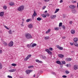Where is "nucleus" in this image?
I'll return each instance as SVG.
<instances>
[{"instance_id": "10", "label": "nucleus", "mask_w": 78, "mask_h": 78, "mask_svg": "<svg viewBox=\"0 0 78 78\" xmlns=\"http://www.w3.org/2000/svg\"><path fill=\"white\" fill-rule=\"evenodd\" d=\"M71 34H75V30H71Z\"/></svg>"}, {"instance_id": "21", "label": "nucleus", "mask_w": 78, "mask_h": 78, "mask_svg": "<svg viewBox=\"0 0 78 78\" xmlns=\"http://www.w3.org/2000/svg\"><path fill=\"white\" fill-rule=\"evenodd\" d=\"M33 15L34 16H37V13H36V11H34V14H33Z\"/></svg>"}, {"instance_id": "53", "label": "nucleus", "mask_w": 78, "mask_h": 78, "mask_svg": "<svg viewBox=\"0 0 78 78\" xmlns=\"http://www.w3.org/2000/svg\"><path fill=\"white\" fill-rule=\"evenodd\" d=\"M4 44H5L4 45H5V46H6V45H7V43H6L5 42L4 43Z\"/></svg>"}, {"instance_id": "57", "label": "nucleus", "mask_w": 78, "mask_h": 78, "mask_svg": "<svg viewBox=\"0 0 78 78\" xmlns=\"http://www.w3.org/2000/svg\"><path fill=\"white\" fill-rule=\"evenodd\" d=\"M2 53V50H0V54Z\"/></svg>"}, {"instance_id": "39", "label": "nucleus", "mask_w": 78, "mask_h": 78, "mask_svg": "<svg viewBox=\"0 0 78 78\" xmlns=\"http://www.w3.org/2000/svg\"><path fill=\"white\" fill-rule=\"evenodd\" d=\"M44 2H49L50 0H43Z\"/></svg>"}, {"instance_id": "5", "label": "nucleus", "mask_w": 78, "mask_h": 78, "mask_svg": "<svg viewBox=\"0 0 78 78\" xmlns=\"http://www.w3.org/2000/svg\"><path fill=\"white\" fill-rule=\"evenodd\" d=\"M69 8H70L71 9H75L76 6H75V5H70L69 6Z\"/></svg>"}, {"instance_id": "13", "label": "nucleus", "mask_w": 78, "mask_h": 78, "mask_svg": "<svg viewBox=\"0 0 78 78\" xmlns=\"http://www.w3.org/2000/svg\"><path fill=\"white\" fill-rule=\"evenodd\" d=\"M4 15V12H0V16L3 17V16Z\"/></svg>"}, {"instance_id": "23", "label": "nucleus", "mask_w": 78, "mask_h": 78, "mask_svg": "<svg viewBox=\"0 0 78 78\" xmlns=\"http://www.w3.org/2000/svg\"><path fill=\"white\" fill-rule=\"evenodd\" d=\"M54 29L56 31H58V30H59V28L58 27H55Z\"/></svg>"}, {"instance_id": "3", "label": "nucleus", "mask_w": 78, "mask_h": 78, "mask_svg": "<svg viewBox=\"0 0 78 78\" xmlns=\"http://www.w3.org/2000/svg\"><path fill=\"white\" fill-rule=\"evenodd\" d=\"M14 44V42L12 41H11L8 44L9 47H12Z\"/></svg>"}, {"instance_id": "54", "label": "nucleus", "mask_w": 78, "mask_h": 78, "mask_svg": "<svg viewBox=\"0 0 78 78\" xmlns=\"http://www.w3.org/2000/svg\"><path fill=\"white\" fill-rule=\"evenodd\" d=\"M70 44L71 45H73V43H70Z\"/></svg>"}, {"instance_id": "62", "label": "nucleus", "mask_w": 78, "mask_h": 78, "mask_svg": "<svg viewBox=\"0 0 78 78\" xmlns=\"http://www.w3.org/2000/svg\"><path fill=\"white\" fill-rule=\"evenodd\" d=\"M66 67H68L69 66V64H67L66 65Z\"/></svg>"}, {"instance_id": "60", "label": "nucleus", "mask_w": 78, "mask_h": 78, "mask_svg": "<svg viewBox=\"0 0 78 78\" xmlns=\"http://www.w3.org/2000/svg\"><path fill=\"white\" fill-rule=\"evenodd\" d=\"M68 66L69 67H71V65L70 64H68Z\"/></svg>"}, {"instance_id": "18", "label": "nucleus", "mask_w": 78, "mask_h": 78, "mask_svg": "<svg viewBox=\"0 0 78 78\" xmlns=\"http://www.w3.org/2000/svg\"><path fill=\"white\" fill-rule=\"evenodd\" d=\"M36 61L37 62H39V63H42V62L40 61L38 59L36 60Z\"/></svg>"}, {"instance_id": "17", "label": "nucleus", "mask_w": 78, "mask_h": 78, "mask_svg": "<svg viewBox=\"0 0 78 78\" xmlns=\"http://www.w3.org/2000/svg\"><path fill=\"white\" fill-rule=\"evenodd\" d=\"M73 40L74 42H77V41H78V39L76 37H75L73 39Z\"/></svg>"}, {"instance_id": "19", "label": "nucleus", "mask_w": 78, "mask_h": 78, "mask_svg": "<svg viewBox=\"0 0 78 78\" xmlns=\"http://www.w3.org/2000/svg\"><path fill=\"white\" fill-rule=\"evenodd\" d=\"M56 62L57 64H59V65L61 64V62L59 61H56Z\"/></svg>"}, {"instance_id": "37", "label": "nucleus", "mask_w": 78, "mask_h": 78, "mask_svg": "<svg viewBox=\"0 0 78 78\" xmlns=\"http://www.w3.org/2000/svg\"><path fill=\"white\" fill-rule=\"evenodd\" d=\"M62 23H60L59 25V27H61L62 26Z\"/></svg>"}, {"instance_id": "41", "label": "nucleus", "mask_w": 78, "mask_h": 78, "mask_svg": "<svg viewBox=\"0 0 78 78\" xmlns=\"http://www.w3.org/2000/svg\"><path fill=\"white\" fill-rule=\"evenodd\" d=\"M30 20H31L30 19H28L27 20H26L27 22H30Z\"/></svg>"}, {"instance_id": "12", "label": "nucleus", "mask_w": 78, "mask_h": 78, "mask_svg": "<svg viewBox=\"0 0 78 78\" xmlns=\"http://www.w3.org/2000/svg\"><path fill=\"white\" fill-rule=\"evenodd\" d=\"M9 5L10 6H14V3L13 2H10L9 3Z\"/></svg>"}, {"instance_id": "40", "label": "nucleus", "mask_w": 78, "mask_h": 78, "mask_svg": "<svg viewBox=\"0 0 78 78\" xmlns=\"http://www.w3.org/2000/svg\"><path fill=\"white\" fill-rule=\"evenodd\" d=\"M45 51H47V53H48V52H49V51H50L49 50H48V49H46L45 50Z\"/></svg>"}, {"instance_id": "63", "label": "nucleus", "mask_w": 78, "mask_h": 78, "mask_svg": "<svg viewBox=\"0 0 78 78\" xmlns=\"http://www.w3.org/2000/svg\"><path fill=\"white\" fill-rule=\"evenodd\" d=\"M76 1H74L73 2V3H76Z\"/></svg>"}, {"instance_id": "36", "label": "nucleus", "mask_w": 78, "mask_h": 78, "mask_svg": "<svg viewBox=\"0 0 78 78\" xmlns=\"http://www.w3.org/2000/svg\"><path fill=\"white\" fill-rule=\"evenodd\" d=\"M62 64H66V61H62Z\"/></svg>"}, {"instance_id": "22", "label": "nucleus", "mask_w": 78, "mask_h": 78, "mask_svg": "<svg viewBox=\"0 0 78 78\" xmlns=\"http://www.w3.org/2000/svg\"><path fill=\"white\" fill-rule=\"evenodd\" d=\"M41 16L43 17H44V18H46V17H47V16L45 15V14H42Z\"/></svg>"}, {"instance_id": "2", "label": "nucleus", "mask_w": 78, "mask_h": 78, "mask_svg": "<svg viewBox=\"0 0 78 78\" xmlns=\"http://www.w3.org/2000/svg\"><path fill=\"white\" fill-rule=\"evenodd\" d=\"M24 9V6L23 5L21 6L18 8V11H22Z\"/></svg>"}, {"instance_id": "44", "label": "nucleus", "mask_w": 78, "mask_h": 78, "mask_svg": "<svg viewBox=\"0 0 78 78\" xmlns=\"http://www.w3.org/2000/svg\"><path fill=\"white\" fill-rule=\"evenodd\" d=\"M7 77L9 78H12L11 76L9 75Z\"/></svg>"}, {"instance_id": "15", "label": "nucleus", "mask_w": 78, "mask_h": 78, "mask_svg": "<svg viewBox=\"0 0 78 78\" xmlns=\"http://www.w3.org/2000/svg\"><path fill=\"white\" fill-rule=\"evenodd\" d=\"M74 44L76 47H78V44L77 42H74Z\"/></svg>"}, {"instance_id": "33", "label": "nucleus", "mask_w": 78, "mask_h": 78, "mask_svg": "<svg viewBox=\"0 0 78 78\" xmlns=\"http://www.w3.org/2000/svg\"><path fill=\"white\" fill-rule=\"evenodd\" d=\"M3 8L4 9L6 10V9L7 8V6H4L3 7Z\"/></svg>"}, {"instance_id": "64", "label": "nucleus", "mask_w": 78, "mask_h": 78, "mask_svg": "<svg viewBox=\"0 0 78 78\" xmlns=\"http://www.w3.org/2000/svg\"><path fill=\"white\" fill-rule=\"evenodd\" d=\"M77 8H78V3H77Z\"/></svg>"}, {"instance_id": "31", "label": "nucleus", "mask_w": 78, "mask_h": 78, "mask_svg": "<svg viewBox=\"0 0 78 78\" xmlns=\"http://www.w3.org/2000/svg\"><path fill=\"white\" fill-rule=\"evenodd\" d=\"M11 65L12 66H14V67H15V66H17V64L15 63L12 64Z\"/></svg>"}, {"instance_id": "1", "label": "nucleus", "mask_w": 78, "mask_h": 78, "mask_svg": "<svg viewBox=\"0 0 78 78\" xmlns=\"http://www.w3.org/2000/svg\"><path fill=\"white\" fill-rule=\"evenodd\" d=\"M25 36L27 39H32V36L30 34L28 33H27L25 34Z\"/></svg>"}, {"instance_id": "58", "label": "nucleus", "mask_w": 78, "mask_h": 78, "mask_svg": "<svg viewBox=\"0 0 78 78\" xmlns=\"http://www.w3.org/2000/svg\"><path fill=\"white\" fill-rule=\"evenodd\" d=\"M39 73L37 74V77H39Z\"/></svg>"}, {"instance_id": "45", "label": "nucleus", "mask_w": 78, "mask_h": 78, "mask_svg": "<svg viewBox=\"0 0 78 78\" xmlns=\"http://www.w3.org/2000/svg\"><path fill=\"white\" fill-rule=\"evenodd\" d=\"M60 65V67H61V68H62V67H63V65H62V64L61 63Z\"/></svg>"}, {"instance_id": "51", "label": "nucleus", "mask_w": 78, "mask_h": 78, "mask_svg": "<svg viewBox=\"0 0 78 78\" xmlns=\"http://www.w3.org/2000/svg\"><path fill=\"white\" fill-rule=\"evenodd\" d=\"M30 46H31V45H29V44H28L27 45V47H28L29 48H30Z\"/></svg>"}, {"instance_id": "7", "label": "nucleus", "mask_w": 78, "mask_h": 78, "mask_svg": "<svg viewBox=\"0 0 78 78\" xmlns=\"http://www.w3.org/2000/svg\"><path fill=\"white\" fill-rule=\"evenodd\" d=\"M58 57H59V58H63L64 57V55L61 54H58Z\"/></svg>"}, {"instance_id": "59", "label": "nucleus", "mask_w": 78, "mask_h": 78, "mask_svg": "<svg viewBox=\"0 0 78 78\" xmlns=\"http://www.w3.org/2000/svg\"><path fill=\"white\" fill-rule=\"evenodd\" d=\"M69 23L70 24H71L72 23V21H71L69 22Z\"/></svg>"}, {"instance_id": "34", "label": "nucleus", "mask_w": 78, "mask_h": 78, "mask_svg": "<svg viewBox=\"0 0 78 78\" xmlns=\"http://www.w3.org/2000/svg\"><path fill=\"white\" fill-rule=\"evenodd\" d=\"M56 17V15H54L53 16L52 19H55Z\"/></svg>"}, {"instance_id": "55", "label": "nucleus", "mask_w": 78, "mask_h": 78, "mask_svg": "<svg viewBox=\"0 0 78 78\" xmlns=\"http://www.w3.org/2000/svg\"><path fill=\"white\" fill-rule=\"evenodd\" d=\"M52 74H53V75H55V73L53 72L52 73Z\"/></svg>"}, {"instance_id": "4", "label": "nucleus", "mask_w": 78, "mask_h": 78, "mask_svg": "<svg viewBox=\"0 0 78 78\" xmlns=\"http://www.w3.org/2000/svg\"><path fill=\"white\" fill-rule=\"evenodd\" d=\"M31 55H29L27 56V57H26V58H24V61H27V60H28V59L29 58H30V57H31Z\"/></svg>"}, {"instance_id": "52", "label": "nucleus", "mask_w": 78, "mask_h": 78, "mask_svg": "<svg viewBox=\"0 0 78 78\" xmlns=\"http://www.w3.org/2000/svg\"><path fill=\"white\" fill-rule=\"evenodd\" d=\"M46 8V6H44L43 7V9H45V8Z\"/></svg>"}, {"instance_id": "9", "label": "nucleus", "mask_w": 78, "mask_h": 78, "mask_svg": "<svg viewBox=\"0 0 78 78\" xmlns=\"http://www.w3.org/2000/svg\"><path fill=\"white\" fill-rule=\"evenodd\" d=\"M77 12L76 10H75V9H73L72 10V12L73 14H76Z\"/></svg>"}, {"instance_id": "26", "label": "nucleus", "mask_w": 78, "mask_h": 78, "mask_svg": "<svg viewBox=\"0 0 78 78\" xmlns=\"http://www.w3.org/2000/svg\"><path fill=\"white\" fill-rule=\"evenodd\" d=\"M37 45V44H33L32 46V47H35Z\"/></svg>"}, {"instance_id": "11", "label": "nucleus", "mask_w": 78, "mask_h": 78, "mask_svg": "<svg viewBox=\"0 0 78 78\" xmlns=\"http://www.w3.org/2000/svg\"><path fill=\"white\" fill-rule=\"evenodd\" d=\"M72 60V58H66V61L69 62V61H70Z\"/></svg>"}, {"instance_id": "50", "label": "nucleus", "mask_w": 78, "mask_h": 78, "mask_svg": "<svg viewBox=\"0 0 78 78\" xmlns=\"http://www.w3.org/2000/svg\"><path fill=\"white\" fill-rule=\"evenodd\" d=\"M5 28H6V29H7V30H8L9 29V28L5 26Z\"/></svg>"}, {"instance_id": "43", "label": "nucleus", "mask_w": 78, "mask_h": 78, "mask_svg": "<svg viewBox=\"0 0 78 78\" xmlns=\"http://www.w3.org/2000/svg\"><path fill=\"white\" fill-rule=\"evenodd\" d=\"M65 72L66 74H69V71H66Z\"/></svg>"}, {"instance_id": "25", "label": "nucleus", "mask_w": 78, "mask_h": 78, "mask_svg": "<svg viewBox=\"0 0 78 78\" xmlns=\"http://www.w3.org/2000/svg\"><path fill=\"white\" fill-rule=\"evenodd\" d=\"M37 20L38 21H40V20H42V19L40 17H38L37 18Z\"/></svg>"}, {"instance_id": "6", "label": "nucleus", "mask_w": 78, "mask_h": 78, "mask_svg": "<svg viewBox=\"0 0 78 78\" xmlns=\"http://www.w3.org/2000/svg\"><path fill=\"white\" fill-rule=\"evenodd\" d=\"M31 72H33V70H27L26 71V73H27V74H30Z\"/></svg>"}, {"instance_id": "16", "label": "nucleus", "mask_w": 78, "mask_h": 78, "mask_svg": "<svg viewBox=\"0 0 78 78\" xmlns=\"http://www.w3.org/2000/svg\"><path fill=\"white\" fill-rule=\"evenodd\" d=\"M33 27V26L32 24H30L28 25V27L29 28H32Z\"/></svg>"}, {"instance_id": "8", "label": "nucleus", "mask_w": 78, "mask_h": 78, "mask_svg": "<svg viewBox=\"0 0 78 78\" xmlns=\"http://www.w3.org/2000/svg\"><path fill=\"white\" fill-rule=\"evenodd\" d=\"M16 70V69H10L9 70V72H15Z\"/></svg>"}, {"instance_id": "20", "label": "nucleus", "mask_w": 78, "mask_h": 78, "mask_svg": "<svg viewBox=\"0 0 78 78\" xmlns=\"http://www.w3.org/2000/svg\"><path fill=\"white\" fill-rule=\"evenodd\" d=\"M51 30L50 29H49L46 32V34H48L49 33H50Z\"/></svg>"}, {"instance_id": "42", "label": "nucleus", "mask_w": 78, "mask_h": 78, "mask_svg": "<svg viewBox=\"0 0 78 78\" xmlns=\"http://www.w3.org/2000/svg\"><path fill=\"white\" fill-rule=\"evenodd\" d=\"M0 69H2V63L0 65Z\"/></svg>"}, {"instance_id": "14", "label": "nucleus", "mask_w": 78, "mask_h": 78, "mask_svg": "<svg viewBox=\"0 0 78 78\" xmlns=\"http://www.w3.org/2000/svg\"><path fill=\"white\" fill-rule=\"evenodd\" d=\"M74 69L75 70H76L78 69V66L77 65H75L74 66Z\"/></svg>"}, {"instance_id": "47", "label": "nucleus", "mask_w": 78, "mask_h": 78, "mask_svg": "<svg viewBox=\"0 0 78 78\" xmlns=\"http://www.w3.org/2000/svg\"><path fill=\"white\" fill-rule=\"evenodd\" d=\"M56 47H57V48H59V47H60L59 46V45H56Z\"/></svg>"}, {"instance_id": "48", "label": "nucleus", "mask_w": 78, "mask_h": 78, "mask_svg": "<svg viewBox=\"0 0 78 78\" xmlns=\"http://www.w3.org/2000/svg\"><path fill=\"white\" fill-rule=\"evenodd\" d=\"M49 49L51 51H52V50H53V48H50Z\"/></svg>"}, {"instance_id": "28", "label": "nucleus", "mask_w": 78, "mask_h": 78, "mask_svg": "<svg viewBox=\"0 0 78 78\" xmlns=\"http://www.w3.org/2000/svg\"><path fill=\"white\" fill-rule=\"evenodd\" d=\"M9 33L10 34H12V30H10L9 31Z\"/></svg>"}, {"instance_id": "49", "label": "nucleus", "mask_w": 78, "mask_h": 78, "mask_svg": "<svg viewBox=\"0 0 78 78\" xmlns=\"http://www.w3.org/2000/svg\"><path fill=\"white\" fill-rule=\"evenodd\" d=\"M63 18H66V15H63Z\"/></svg>"}, {"instance_id": "24", "label": "nucleus", "mask_w": 78, "mask_h": 78, "mask_svg": "<svg viewBox=\"0 0 78 78\" xmlns=\"http://www.w3.org/2000/svg\"><path fill=\"white\" fill-rule=\"evenodd\" d=\"M33 67H34V66H28V69H31V68H33Z\"/></svg>"}, {"instance_id": "56", "label": "nucleus", "mask_w": 78, "mask_h": 78, "mask_svg": "<svg viewBox=\"0 0 78 78\" xmlns=\"http://www.w3.org/2000/svg\"><path fill=\"white\" fill-rule=\"evenodd\" d=\"M63 2V1L62 0H61L60 1V3H62Z\"/></svg>"}, {"instance_id": "35", "label": "nucleus", "mask_w": 78, "mask_h": 78, "mask_svg": "<svg viewBox=\"0 0 78 78\" xmlns=\"http://www.w3.org/2000/svg\"><path fill=\"white\" fill-rule=\"evenodd\" d=\"M58 49H59L60 50H63V48L60 47Z\"/></svg>"}, {"instance_id": "61", "label": "nucleus", "mask_w": 78, "mask_h": 78, "mask_svg": "<svg viewBox=\"0 0 78 78\" xmlns=\"http://www.w3.org/2000/svg\"><path fill=\"white\" fill-rule=\"evenodd\" d=\"M34 15H32V19L34 18Z\"/></svg>"}, {"instance_id": "32", "label": "nucleus", "mask_w": 78, "mask_h": 78, "mask_svg": "<svg viewBox=\"0 0 78 78\" xmlns=\"http://www.w3.org/2000/svg\"><path fill=\"white\" fill-rule=\"evenodd\" d=\"M46 58H47L46 57V56H42V58L43 59H46Z\"/></svg>"}, {"instance_id": "27", "label": "nucleus", "mask_w": 78, "mask_h": 78, "mask_svg": "<svg viewBox=\"0 0 78 78\" xmlns=\"http://www.w3.org/2000/svg\"><path fill=\"white\" fill-rule=\"evenodd\" d=\"M58 11H59V9H56L55 11V13H56V12H58Z\"/></svg>"}, {"instance_id": "46", "label": "nucleus", "mask_w": 78, "mask_h": 78, "mask_svg": "<svg viewBox=\"0 0 78 78\" xmlns=\"http://www.w3.org/2000/svg\"><path fill=\"white\" fill-rule=\"evenodd\" d=\"M63 78H67V76L66 75H63L62 76Z\"/></svg>"}, {"instance_id": "30", "label": "nucleus", "mask_w": 78, "mask_h": 78, "mask_svg": "<svg viewBox=\"0 0 78 78\" xmlns=\"http://www.w3.org/2000/svg\"><path fill=\"white\" fill-rule=\"evenodd\" d=\"M48 53L49 54V55H52V52H51V51H49Z\"/></svg>"}, {"instance_id": "29", "label": "nucleus", "mask_w": 78, "mask_h": 78, "mask_svg": "<svg viewBox=\"0 0 78 78\" xmlns=\"http://www.w3.org/2000/svg\"><path fill=\"white\" fill-rule=\"evenodd\" d=\"M45 40H47V39H49V37H45L44 38Z\"/></svg>"}, {"instance_id": "38", "label": "nucleus", "mask_w": 78, "mask_h": 78, "mask_svg": "<svg viewBox=\"0 0 78 78\" xmlns=\"http://www.w3.org/2000/svg\"><path fill=\"white\" fill-rule=\"evenodd\" d=\"M62 28L64 30L66 29V27H65L64 25H62Z\"/></svg>"}]
</instances>
